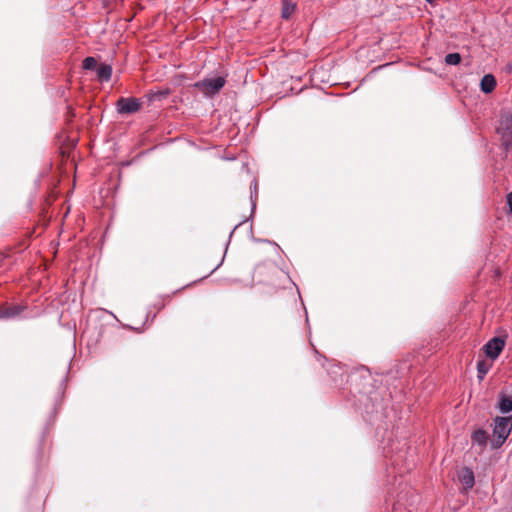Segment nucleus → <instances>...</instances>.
I'll return each instance as SVG.
<instances>
[{
	"instance_id": "obj_1",
	"label": "nucleus",
	"mask_w": 512,
	"mask_h": 512,
	"mask_svg": "<svg viewBox=\"0 0 512 512\" xmlns=\"http://www.w3.org/2000/svg\"><path fill=\"white\" fill-rule=\"evenodd\" d=\"M512 430V415L507 417H496L494 420L493 439L491 441L493 448H499L503 445Z\"/></svg>"
},
{
	"instance_id": "obj_2",
	"label": "nucleus",
	"mask_w": 512,
	"mask_h": 512,
	"mask_svg": "<svg viewBox=\"0 0 512 512\" xmlns=\"http://www.w3.org/2000/svg\"><path fill=\"white\" fill-rule=\"evenodd\" d=\"M226 80L222 76H217L214 78H205L201 81H198L194 84V86L201 91L205 96L211 97L217 94L225 85Z\"/></svg>"
},
{
	"instance_id": "obj_3",
	"label": "nucleus",
	"mask_w": 512,
	"mask_h": 512,
	"mask_svg": "<svg viewBox=\"0 0 512 512\" xmlns=\"http://www.w3.org/2000/svg\"><path fill=\"white\" fill-rule=\"evenodd\" d=\"M142 107L140 99L135 97H121L116 103L117 112L120 114H132Z\"/></svg>"
},
{
	"instance_id": "obj_4",
	"label": "nucleus",
	"mask_w": 512,
	"mask_h": 512,
	"mask_svg": "<svg viewBox=\"0 0 512 512\" xmlns=\"http://www.w3.org/2000/svg\"><path fill=\"white\" fill-rule=\"evenodd\" d=\"M497 132L502 136L505 142H509L512 138V114L504 112L500 115Z\"/></svg>"
},
{
	"instance_id": "obj_5",
	"label": "nucleus",
	"mask_w": 512,
	"mask_h": 512,
	"mask_svg": "<svg viewBox=\"0 0 512 512\" xmlns=\"http://www.w3.org/2000/svg\"><path fill=\"white\" fill-rule=\"evenodd\" d=\"M504 346L505 341L502 338L494 337L485 344V353L489 358L496 359L502 352Z\"/></svg>"
},
{
	"instance_id": "obj_6",
	"label": "nucleus",
	"mask_w": 512,
	"mask_h": 512,
	"mask_svg": "<svg viewBox=\"0 0 512 512\" xmlns=\"http://www.w3.org/2000/svg\"><path fill=\"white\" fill-rule=\"evenodd\" d=\"M24 306L16 304L12 306H1L0 307V319H11L19 316L23 310Z\"/></svg>"
},
{
	"instance_id": "obj_7",
	"label": "nucleus",
	"mask_w": 512,
	"mask_h": 512,
	"mask_svg": "<svg viewBox=\"0 0 512 512\" xmlns=\"http://www.w3.org/2000/svg\"><path fill=\"white\" fill-rule=\"evenodd\" d=\"M96 72L100 82H108L112 76V66L102 63L97 67Z\"/></svg>"
},
{
	"instance_id": "obj_8",
	"label": "nucleus",
	"mask_w": 512,
	"mask_h": 512,
	"mask_svg": "<svg viewBox=\"0 0 512 512\" xmlns=\"http://www.w3.org/2000/svg\"><path fill=\"white\" fill-rule=\"evenodd\" d=\"M480 87L484 93L492 92L496 87L495 77L492 74L484 75L481 79Z\"/></svg>"
},
{
	"instance_id": "obj_9",
	"label": "nucleus",
	"mask_w": 512,
	"mask_h": 512,
	"mask_svg": "<svg viewBox=\"0 0 512 512\" xmlns=\"http://www.w3.org/2000/svg\"><path fill=\"white\" fill-rule=\"evenodd\" d=\"M498 409L501 413H509L512 411V396L500 393Z\"/></svg>"
},
{
	"instance_id": "obj_10",
	"label": "nucleus",
	"mask_w": 512,
	"mask_h": 512,
	"mask_svg": "<svg viewBox=\"0 0 512 512\" xmlns=\"http://www.w3.org/2000/svg\"><path fill=\"white\" fill-rule=\"evenodd\" d=\"M488 440V435L486 431L482 429H478L474 431L471 435V441L473 445H478L481 448L485 447Z\"/></svg>"
},
{
	"instance_id": "obj_11",
	"label": "nucleus",
	"mask_w": 512,
	"mask_h": 512,
	"mask_svg": "<svg viewBox=\"0 0 512 512\" xmlns=\"http://www.w3.org/2000/svg\"><path fill=\"white\" fill-rule=\"evenodd\" d=\"M460 481L466 489L472 488L475 483L472 470L465 468L460 475Z\"/></svg>"
},
{
	"instance_id": "obj_12",
	"label": "nucleus",
	"mask_w": 512,
	"mask_h": 512,
	"mask_svg": "<svg viewBox=\"0 0 512 512\" xmlns=\"http://www.w3.org/2000/svg\"><path fill=\"white\" fill-rule=\"evenodd\" d=\"M296 10V4L289 1V0H283L282 1V11L281 16L283 19H289L291 15Z\"/></svg>"
},
{
	"instance_id": "obj_13",
	"label": "nucleus",
	"mask_w": 512,
	"mask_h": 512,
	"mask_svg": "<svg viewBox=\"0 0 512 512\" xmlns=\"http://www.w3.org/2000/svg\"><path fill=\"white\" fill-rule=\"evenodd\" d=\"M489 369H490V365L486 361H484V360L478 361V363H477L478 378L480 380H482L485 377V375L488 373Z\"/></svg>"
},
{
	"instance_id": "obj_14",
	"label": "nucleus",
	"mask_w": 512,
	"mask_h": 512,
	"mask_svg": "<svg viewBox=\"0 0 512 512\" xmlns=\"http://www.w3.org/2000/svg\"><path fill=\"white\" fill-rule=\"evenodd\" d=\"M461 61V56L459 53H449L445 56V63L447 65H457Z\"/></svg>"
},
{
	"instance_id": "obj_15",
	"label": "nucleus",
	"mask_w": 512,
	"mask_h": 512,
	"mask_svg": "<svg viewBox=\"0 0 512 512\" xmlns=\"http://www.w3.org/2000/svg\"><path fill=\"white\" fill-rule=\"evenodd\" d=\"M82 67L86 70H94L97 67V61L94 57H86L82 62Z\"/></svg>"
},
{
	"instance_id": "obj_16",
	"label": "nucleus",
	"mask_w": 512,
	"mask_h": 512,
	"mask_svg": "<svg viewBox=\"0 0 512 512\" xmlns=\"http://www.w3.org/2000/svg\"><path fill=\"white\" fill-rule=\"evenodd\" d=\"M507 204L509 206V210L512 213V192L507 194Z\"/></svg>"
},
{
	"instance_id": "obj_17",
	"label": "nucleus",
	"mask_w": 512,
	"mask_h": 512,
	"mask_svg": "<svg viewBox=\"0 0 512 512\" xmlns=\"http://www.w3.org/2000/svg\"><path fill=\"white\" fill-rule=\"evenodd\" d=\"M428 3H432L434 0H426Z\"/></svg>"
}]
</instances>
